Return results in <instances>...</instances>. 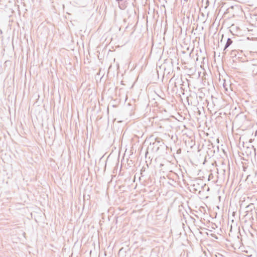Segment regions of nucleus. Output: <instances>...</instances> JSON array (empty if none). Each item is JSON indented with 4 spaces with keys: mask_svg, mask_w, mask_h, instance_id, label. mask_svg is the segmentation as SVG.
I'll return each instance as SVG.
<instances>
[{
    "mask_svg": "<svg viewBox=\"0 0 257 257\" xmlns=\"http://www.w3.org/2000/svg\"><path fill=\"white\" fill-rule=\"evenodd\" d=\"M167 146L164 144L163 140L160 138H156L155 141L150 143L148 147L147 152L150 151L152 153L161 154L166 150Z\"/></svg>",
    "mask_w": 257,
    "mask_h": 257,
    "instance_id": "nucleus-1",
    "label": "nucleus"
},
{
    "mask_svg": "<svg viewBox=\"0 0 257 257\" xmlns=\"http://www.w3.org/2000/svg\"><path fill=\"white\" fill-rule=\"evenodd\" d=\"M221 5L222 6L221 9H225L224 14H229L232 17H235L241 11V9L238 5L230 6L228 7L229 5L225 2H222Z\"/></svg>",
    "mask_w": 257,
    "mask_h": 257,
    "instance_id": "nucleus-2",
    "label": "nucleus"
},
{
    "mask_svg": "<svg viewBox=\"0 0 257 257\" xmlns=\"http://www.w3.org/2000/svg\"><path fill=\"white\" fill-rule=\"evenodd\" d=\"M248 71L252 76H257V59L250 61L248 65Z\"/></svg>",
    "mask_w": 257,
    "mask_h": 257,
    "instance_id": "nucleus-3",
    "label": "nucleus"
},
{
    "mask_svg": "<svg viewBox=\"0 0 257 257\" xmlns=\"http://www.w3.org/2000/svg\"><path fill=\"white\" fill-rule=\"evenodd\" d=\"M232 42L233 41L231 39L228 38L224 48V51H225L228 47H229L232 44Z\"/></svg>",
    "mask_w": 257,
    "mask_h": 257,
    "instance_id": "nucleus-4",
    "label": "nucleus"
},
{
    "mask_svg": "<svg viewBox=\"0 0 257 257\" xmlns=\"http://www.w3.org/2000/svg\"><path fill=\"white\" fill-rule=\"evenodd\" d=\"M246 212H249V211H251L252 210V208H254V206L253 204H250L249 205H247L246 207Z\"/></svg>",
    "mask_w": 257,
    "mask_h": 257,
    "instance_id": "nucleus-5",
    "label": "nucleus"
},
{
    "mask_svg": "<svg viewBox=\"0 0 257 257\" xmlns=\"http://www.w3.org/2000/svg\"><path fill=\"white\" fill-rule=\"evenodd\" d=\"M119 7L121 10H124L126 8V6L124 4H119Z\"/></svg>",
    "mask_w": 257,
    "mask_h": 257,
    "instance_id": "nucleus-6",
    "label": "nucleus"
},
{
    "mask_svg": "<svg viewBox=\"0 0 257 257\" xmlns=\"http://www.w3.org/2000/svg\"><path fill=\"white\" fill-rule=\"evenodd\" d=\"M235 53V50H232L231 51V55H236Z\"/></svg>",
    "mask_w": 257,
    "mask_h": 257,
    "instance_id": "nucleus-7",
    "label": "nucleus"
},
{
    "mask_svg": "<svg viewBox=\"0 0 257 257\" xmlns=\"http://www.w3.org/2000/svg\"><path fill=\"white\" fill-rule=\"evenodd\" d=\"M243 171H245V170L246 169V167L243 166Z\"/></svg>",
    "mask_w": 257,
    "mask_h": 257,
    "instance_id": "nucleus-8",
    "label": "nucleus"
},
{
    "mask_svg": "<svg viewBox=\"0 0 257 257\" xmlns=\"http://www.w3.org/2000/svg\"><path fill=\"white\" fill-rule=\"evenodd\" d=\"M254 154H255V151L254 150Z\"/></svg>",
    "mask_w": 257,
    "mask_h": 257,
    "instance_id": "nucleus-9",
    "label": "nucleus"
}]
</instances>
